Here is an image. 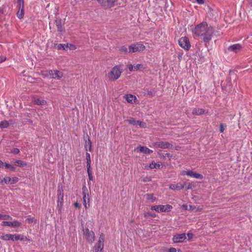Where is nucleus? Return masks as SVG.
Listing matches in <instances>:
<instances>
[{"label": "nucleus", "mask_w": 252, "mask_h": 252, "mask_svg": "<svg viewBox=\"0 0 252 252\" xmlns=\"http://www.w3.org/2000/svg\"><path fill=\"white\" fill-rule=\"evenodd\" d=\"M213 32V29L208 26L206 22L197 25L193 30V34L202 37L205 43L208 42L211 39Z\"/></svg>", "instance_id": "f257e3e1"}, {"label": "nucleus", "mask_w": 252, "mask_h": 252, "mask_svg": "<svg viewBox=\"0 0 252 252\" xmlns=\"http://www.w3.org/2000/svg\"><path fill=\"white\" fill-rule=\"evenodd\" d=\"M123 71L122 65H116L107 74V79L111 81H114L119 79Z\"/></svg>", "instance_id": "f03ea898"}, {"label": "nucleus", "mask_w": 252, "mask_h": 252, "mask_svg": "<svg viewBox=\"0 0 252 252\" xmlns=\"http://www.w3.org/2000/svg\"><path fill=\"white\" fill-rule=\"evenodd\" d=\"M172 209V206L168 204L154 205L151 207V210H155L158 213L169 212Z\"/></svg>", "instance_id": "7ed1b4c3"}, {"label": "nucleus", "mask_w": 252, "mask_h": 252, "mask_svg": "<svg viewBox=\"0 0 252 252\" xmlns=\"http://www.w3.org/2000/svg\"><path fill=\"white\" fill-rule=\"evenodd\" d=\"M181 175L182 176L187 175L189 177L198 179H202L203 178L202 175L190 170H183L181 172Z\"/></svg>", "instance_id": "20e7f679"}, {"label": "nucleus", "mask_w": 252, "mask_h": 252, "mask_svg": "<svg viewBox=\"0 0 252 252\" xmlns=\"http://www.w3.org/2000/svg\"><path fill=\"white\" fill-rule=\"evenodd\" d=\"M128 53H132L136 52L144 51L145 49V46L141 43L132 44L128 46Z\"/></svg>", "instance_id": "39448f33"}, {"label": "nucleus", "mask_w": 252, "mask_h": 252, "mask_svg": "<svg viewBox=\"0 0 252 252\" xmlns=\"http://www.w3.org/2000/svg\"><path fill=\"white\" fill-rule=\"evenodd\" d=\"M179 45L185 50H189L191 45L189 39L187 37H182L179 40Z\"/></svg>", "instance_id": "423d86ee"}, {"label": "nucleus", "mask_w": 252, "mask_h": 252, "mask_svg": "<svg viewBox=\"0 0 252 252\" xmlns=\"http://www.w3.org/2000/svg\"><path fill=\"white\" fill-rule=\"evenodd\" d=\"M83 195V204L86 209L90 207V197L88 193V189L86 186H84L82 188Z\"/></svg>", "instance_id": "0eeeda50"}, {"label": "nucleus", "mask_w": 252, "mask_h": 252, "mask_svg": "<svg viewBox=\"0 0 252 252\" xmlns=\"http://www.w3.org/2000/svg\"><path fill=\"white\" fill-rule=\"evenodd\" d=\"M85 239L89 243H92L94 241V234L93 231H90L88 228L84 229Z\"/></svg>", "instance_id": "6e6552de"}, {"label": "nucleus", "mask_w": 252, "mask_h": 252, "mask_svg": "<svg viewBox=\"0 0 252 252\" xmlns=\"http://www.w3.org/2000/svg\"><path fill=\"white\" fill-rule=\"evenodd\" d=\"M187 238L185 233L177 234L174 235L172 238L174 243H178L183 242Z\"/></svg>", "instance_id": "1a4fd4ad"}, {"label": "nucleus", "mask_w": 252, "mask_h": 252, "mask_svg": "<svg viewBox=\"0 0 252 252\" xmlns=\"http://www.w3.org/2000/svg\"><path fill=\"white\" fill-rule=\"evenodd\" d=\"M49 74L52 78L55 79H60L63 76V73L58 70H50Z\"/></svg>", "instance_id": "9d476101"}, {"label": "nucleus", "mask_w": 252, "mask_h": 252, "mask_svg": "<svg viewBox=\"0 0 252 252\" xmlns=\"http://www.w3.org/2000/svg\"><path fill=\"white\" fill-rule=\"evenodd\" d=\"M21 223L17 220H13L12 221H4L2 222V226H11L13 227H18L21 225Z\"/></svg>", "instance_id": "9b49d317"}, {"label": "nucleus", "mask_w": 252, "mask_h": 252, "mask_svg": "<svg viewBox=\"0 0 252 252\" xmlns=\"http://www.w3.org/2000/svg\"><path fill=\"white\" fill-rule=\"evenodd\" d=\"M18 178L16 177L12 178L10 177H6L3 179L2 182H4L6 184L12 185L18 182Z\"/></svg>", "instance_id": "f8f14e48"}, {"label": "nucleus", "mask_w": 252, "mask_h": 252, "mask_svg": "<svg viewBox=\"0 0 252 252\" xmlns=\"http://www.w3.org/2000/svg\"><path fill=\"white\" fill-rule=\"evenodd\" d=\"M170 144L167 142H158L154 144V147L162 149L169 148Z\"/></svg>", "instance_id": "ddd939ff"}, {"label": "nucleus", "mask_w": 252, "mask_h": 252, "mask_svg": "<svg viewBox=\"0 0 252 252\" xmlns=\"http://www.w3.org/2000/svg\"><path fill=\"white\" fill-rule=\"evenodd\" d=\"M185 183H178L176 184H171L169 186V189L172 190H180L184 188Z\"/></svg>", "instance_id": "4468645a"}, {"label": "nucleus", "mask_w": 252, "mask_h": 252, "mask_svg": "<svg viewBox=\"0 0 252 252\" xmlns=\"http://www.w3.org/2000/svg\"><path fill=\"white\" fill-rule=\"evenodd\" d=\"M242 46L240 44H235L228 47V50L237 53L241 50Z\"/></svg>", "instance_id": "2eb2a0df"}, {"label": "nucleus", "mask_w": 252, "mask_h": 252, "mask_svg": "<svg viewBox=\"0 0 252 252\" xmlns=\"http://www.w3.org/2000/svg\"><path fill=\"white\" fill-rule=\"evenodd\" d=\"M103 249V243L101 242L100 240V238H99V240L97 244L94 246L93 248V251L101 252Z\"/></svg>", "instance_id": "dca6fc26"}, {"label": "nucleus", "mask_w": 252, "mask_h": 252, "mask_svg": "<svg viewBox=\"0 0 252 252\" xmlns=\"http://www.w3.org/2000/svg\"><path fill=\"white\" fill-rule=\"evenodd\" d=\"M135 150H138L139 152L145 154H150L151 153H153L152 150L144 146H139L136 148Z\"/></svg>", "instance_id": "f3484780"}, {"label": "nucleus", "mask_w": 252, "mask_h": 252, "mask_svg": "<svg viewBox=\"0 0 252 252\" xmlns=\"http://www.w3.org/2000/svg\"><path fill=\"white\" fill-rule=\"evenodd\" d=\"M125 97L126 101H127V102L129 103L134 104L136 103L137 98L136 96L134 95L129 94L126 95Z\"/></svg>", "instance_id": "a211bd4d"}, {"label": "nucleus", "mask_w": 252, "mask_h": 252, "mask_svg": "<svg viewBox=\"0 0 252 252\" xmlns=\"http://www.w3.org/2000/svg\"><path fill=\"white\" fill-rule=\"evenodd\" d=\"M32 101L35 104L38 105H45L47 103L45 100L41 98H34Z\"/></svg>", "instance_id": "6ab92c4d"}, {"label": "nucleus", "mask_w": 252, "mask_h": 252, "mask_svg": "<svg viewBox=\"0 0 252 252\" xmlns=\"http://www.w3.org/2000/svg\"><path fill=\"white\" fill-rule=\"evenodd\" d=\"M143 67L142 64H136L135 65L129 64L128 66L130 71H135L141 69Z\"/></svg>", "instance_id": "aec40b11"}, {"label": "nucleus", "mask_w": 252, "mask_h": 252, "mask_svg": "<svg viewBox=\"0 0 252 252\" xmlns=\"http://www.w3.org/2000/svg\"><path fill=\"white\" fill-rule=\"evenodd\" d=\"M58 205L59 203L61 205H62L63 200V190L62 189H59L58 190Z\"/></svg>", "instance_id": "412c9836"}, {"label": "nucleus", "mask_w": 252, "mask_h": 252, "mask_svg": "<svg viewBox=\"0 0 252 252\" xmlns=\"http://www.w3.org/2000/svg\"><path fill=\"white\" fill-rule=\"evenodd\" d=\"M1 239L4 241H14L13 234H6L1 236Z\"/></svg>", "instance_id": "4be33fe9"}, {"label": "nucleus", "mask_w": 252, "mask_h": 252, "mask_svg": "<svg viewBox=\"0 0 252 252\" xmlns=\"http://www.w3.org/2000/svg\"><path fill=\"white\" fill-rule=\"evenodd\" d=\"M160 168V165L159 162H155V161H152L151 163L150 164L149 166V168L150 169H159Z\"/></svg>", "instance_id": "5701e85b"}, {"label": "nucleus", "mask_w": 252, "mask_h": 252, "mask_svg": "<svg viewBox=\"0 0 252 252\" xmlns=\"http://www.w3.org/2000/svg\"><path fill=\"white\" fill-rule=\"evenodd\" d=\"M14 241H25L27 240V237L20 234H13Z\"/></svg>", "instance_id": "b1692460"}, {"label": "nucleus", "mask_w": 252, "mask_h": 252, "mask_svg": "<svg viewBox=\"0 0 252 252\" xmlns=\"http://www.w3.org/2000/svg\"><path fill=\"white\" fill-rule=\"evenodd\" d=\"M24 7H19V10L17 13V16L19 19H22L24 16Z\"/></svg>", "instance_id": "393cba45"}, {"label": "nucleus", "mask_w": 252, "mask_h": 252, "mask_svg": "<svg viewBox=\"0 0 252 252\" xmlns=\"http://www.w3.org/2000/svg\"><path fill=\"white\" fill-rule=\"evenodd\" d=\"M205 110L200 108H195L192 110V114L193 115H199L204 114Z\"/></svg>", "instance_id": "a878e982"}, {"label": "nucleus", "mask_w": 252, "mask_h": 252, "mask_svg": "<svg viewBox=\"0 0 252 252\" xmlns=\"http://www.w3.org/2000/svg\"><path fill=\"white\" fill-rule=\"evenodd\" d=\"M146 199L151 201V202H154L156 201V197L153 194H146Z\"/></svg>", "instance_id": "bb28decb"}, {"label": "nucleus", "mask_w": 252, "mask_h": 252, "mask_svg": "<svg viewBox=\"0 0 252 252\" xmlns=\"http://www.w3.org/2000/svg\"><path fill=\"white\" fill-rule=\"evenodd\" d=\"M85 148L87 151H92V143L89 139H88V141L86 142Z\"/></svg>", "instance_id": "cd10ccee"}, {"label": "nucleus", "mask_w": 252, "mask_h": 252, "mask_svg": "<svg viewBox=\"0 0 252 252\" xmlns=\"http://www.w3.org/2000/svg\"><path fill=\"white\" fill-rule=\"evenodd\" d=\"M56 48L58 50H63L65 51H67V43L57 44Z\"/></svg>", "instance_id": "c85d7f7f"}, {"label": "nucleus", "mask_w": 252, "mask_h": 252, "mask_svg": "<svg viewBox=\"0 0 252 252\" xmlns=\"http://www.w3.org/2000/svg\"><path fill=\"white\" fill-rule=\"evenodd\" d=\"M9 125V123L8 121H2L0 122V128H5L8 127Z\"/></svg>", "instance_id": "c756f323"}, {"label": "nucleus", "mask_w": 252, "mask_h": 252, "mask_svg": "<svg viewBox=\"0 0 252 252\" xmlns=\"http://www.w3.org/2000/svg\"><path fill=\"white\" fill-rule=\"evenodd\" d=\"M15 165L19 167H24L27 165V164L25 162L20 160H18L15 162Z\"/></svg>", "instance_id": "7c9ffc66"}, {"label": "nucleus", "mask_w": 252, "mask_h": 252, "mask_svg": "<svg viewBox=\"0 0 252 252\" xmlns=\"http://www.w3.org/2000/svg\"><path fill=\"white\" fill-rule=\"evenodd\" d=\"M86 157L87 160V167H91V160L90 154L88 153H86Z\"/></svg>", "instance_id": "2f4dec72"}, {"label": "nucleus", "mask_w": 252, "mask_h": 252, "mask_svg": "<svg viewBox=\"0 0 252 252\" xmlns=\"http://www.w3.org/2000/svg\"><path fill=\"white\" fill-rule=\"evenodd\" d=\"M0 220H12V218L11 217H10L9 215H3L1 214H0Z\"/></svg>", "instance_id": "473e14b6"}, {"label": "nucleus", "mask_w": 252, "mask_h": 252, "mask_svg": "<svg viewBox=\"0 0 252 252\" xmlns=\"http://www.w3.org/2000/svg\"><path fill=\"white\" fill-rule=\"evenodd\" d=\"M67 50H75L76 49L75 45L71 43H67Z\"/></svg>", "instance_id": "72a5a7b5"}, {"label": "nucleus", "mask_w": 252, "mask_h": 252, "mask_svg": "<svg viewBox=\"0 0 252 252\" xmlns=\"http://www.w3.org/2000/svg\"><path fill=\"white\" fill-rule=\"evenodd\" d=\"M87 172L89 176V178L90 180H92L93 177L92 175V171L91 170V167H87Z\"/></svg>", "instance_id": "f704fd0d"}, {"label": "nucleus", "mask_w": 252, "mask_h": 252, "mask_svg": "<svg viewBox=\"0 0 252 252\" xmlns=\"http://www.w3.org/2000/svg\"><path fill=\"white\" fill-rule=\"evenodd\" d=\"M4 167L11 171H14L15 170V167L13 165L6 163H5L4 164Z\"/></svg>", "instance_id": "c9c22d12"}, {"label": "nucleus", "mask_w": 252, "mask_h": 252, "mask_svg": "<svg viewBox=\"0 0 252 252\" xmlns=\"http://www.w3.org/2000/svg\"><path fill=\"white\" fill-rule=\"evenodd\" d=\"M127 122L130 124L134 126H136V122L133 118H129L127 120H126Z\"/></svg>", "instance_id": "e433bc0d"}, {"label": "nucleus", "mask_w": 252, "mask_h": 252, "mask_svg": "<svg viewBox=\"0 0 252 252\" xmlns=\"http://www.w3.org/2000/svg\"><path fill=\"white\" fill-rule=\"evenodd\" d=\"M120 51L122 53L126 54L128 53V50L126 46H122L120 49Z\"/></svg>", "instance_id": "4c0bfd02"}, {"label": "nucleus", "mask_w": 252, "mask_h": 252, "mask_svg": "<svg viewBox=\"0 0 252 252\" xmlns=\"http://www.w3.org/2000/svg\"><path fill=\"white\" fill-rule=\"evenodd\" d=\"M27 220L30 223H35L36 222V220L34 218H29Z\"/></svg>", "instance_id": "58836bf2"}, {"label": "nucleus", "mask_w": 252, "mask_h": 252, "mask_svg": "<svg viewBox=\"0 0 252 252\" xmlns=\"http://www.w3.org/2000/svg\"><path fill=\"white\" fill-rule=\"evenodd\" d=\"M115 1V0H106V2H107L108 5L110 7H111L114 5V3Z\"/></svg>", "instance_id": "ea45409f"}, {"label": "nucleus", "mask_w": 252, "mask_h": 252, "mask_svg": "<svg viewBox=\"0 0 252 252\" xmlns=\"http://www.w3.org/2000/svg\"><path fill=\"white\" fill-rule=\"evenodd\" d=\"M19 7H24V0H17Z\"/></svg>", "instance_id": "a19ab883"}, {"label": "nucleus", "mask_w": 252, "mask_h": 252, "mask_svg": "<svg viewBox=\"0 0 252 252\" xmlns=\"http://www.w3.org/2000/svg\"><path fill=\"white\" fill-rule=\"evenodd\" d=\"M138 125L141 127H145L146 126V124L141 121H137L136 122V126Z\"/></svg>", "instance_id": "79ce46f5"}, {"label": "nucleus", "mask_w": 252, "mask_h": 252, "mask_svg": "<svg viewBox=\"0 0 252 252\" xmlns=\"http://www.w3.org/2000/svg\"><path fill=\"white\" fill-rule=\"evenodd\" d=\"M19 150L17 148H13L11 151V153L14 154H17L19 153Z\"/></svg>", "instance_id": "37998d69"}, {"label": "nucleus", "mask_w": 252, "mask_h": 252, "mask_svg": "<svg viewBox=\"0 0 252 252\" xmlns=\"http://www.w3.org/2000/svg\"><path fill=\"white\" fill-rule=\"evenodd\" d=\"M187 235L188 237V239L189 240H191V239L193 238V234L192 233H188L187 234Z\"/></svg>", "instance_id": "c03bdc74"}, {"label": "nucleus", "mask_w": 252, "mask_h": 252, "mask_svg": "<svg viewBox=\"0 0 252 252\" xmlns=\"http://www.w3.org/2000/svg\"><path fill=\"white\" fill-rule=\"evenodd\" d=\"M194 211L195 212L201 211L202 208H200L199 206H193Z\"/></svg>", "instance_id": "a18cd8bd"}, {"label": "nucleus", "mask_w": 252, "mask_h": 252, "mask_svg": "<svg viewBox=\"0 0 252 252\" xmlns=\"http://www.w3.org/2000/svg\"><path fill=\"white\" fill-rule=\"evenodd\" d=\"M145 216L146 217H149V216H150L151 217H156V214H151L150 213H147L145 214Z\"/></svg>", "instance_id": "49530a36"}, {"label": "nucleus", "mask_w": 252, "mask_h": 252, "mask_svg": "<svg viewBox=\"0 0 252 252\" xmlns=\"http://www.w3.org/2000/svg\"><path fill=\"white\" fill-rule=\"evenodd\" d=\"M182 207L183 209H184L185 210H188L189 209V206L187 205H186V204H183L182 206Z\"/></svg>", "instance_id": "de8ad7c7"}, {"label": "nucleus", "mask_w": 252, "mask_h": 252, "mask_svg": "<svg viewBox=\"0 0 252 252\" xmlns=\"http://www.w3.org/2000/svg\"><path fill=\"white\" fill-rule=\"evenodd\" d=\"M168 252H177V250L174 248H171L169 249Z\"/></svg>", "instance_id": "09e8293b"}, {"label": "nucleus", "mask_w": 252, "mask_h": 252, "mask_svg": "<svg viewBox=\"0 0 252 252\" xmlns=\"http://www.w3.org/2000/svg\"><path fill=\"white\" fill-rule=\"evenodd\" d=\"M225 126H224L223 125H220V131L221 132H222L224 130Z\"/></svg>", "instance_id": "8fccbe9b"}, {"label": "nucleus", "mask_w": 252, "mask_h": 252, "mask_svg": "<svg viewBox=\"0 0 252 252\" xmlns=\"http://www.w3.org/2000/svg\"><path fill=\"white\" fill-rule=\"evenodd\" d=\"M6 60V58L4 57L0 56V63L4 62Z\"/></svg>", "instance_id": "3c124183"}, {"label": "nucleus", "mask_w": 252, "mask_h": 252, "mask_svg": "<svg viewBox=\"0 0 252 252\" xmlns=\"http://www.w3.org/2000/svg\"><path fill=\"white\" fill-rule=\"evenodd\" d=\"M58 31L61 32H63V27L62 26H60V27H58Z\"/></svg>", "instance_id": "603ef678"}, {"label": "nucleus", "mask_w": 252, "mask_h": 252, "mask_svg": "<svg viewBox=\"0 0 252 252\" xmlns=\"http://www.w3.org/2000/svg\"><path fill=\"white\" fill-rule=\"evenodd\" d=\"M5 163H3L2 161L0 160V167L3 168L4 167Z\"/></svg>", "instance_id": "864d4df0"}, {"label": "nucleus", "mask_w": 252, "mask_h": 252, "mask_svg": "<svg viewBox=\"0 0 252 252\" xmlns=\"http://www.w3.org/2000/svg\"><path fill=\"white\" fill-rule=\"evenodd\" d=\"M198 3L203 4L204 2V0H196Z\"/></svg>", "instance_id": "5fc2aeb1"}, {"label": "nucleus", "mask_w": 252, "mask_h": 252, "mask_svg": "<svg viewBox=\"0 0 252 252\" xmlns=\"http://www.w3.org/2000/svg\"><path fill=\"white\" fill-rule=\"evenodd\" d=\"M74 206L77 208H80V205L77 202L74 203Z\"/></svg>", "instance_id": "6e6d98bb"}, {"label": "nucleus", "mask_w": 252, "mask_h": 252, "mask_svg": "<svg viewBox=\"0 0 252 252\" xmlns=\"http://www.w3.org/2000/svg\"><path fill=\"white\" fill-rule=\"evenodd\" d=\"M189 210H191L194 211L193 206L189 205Z\"/></svg>", "instance_id": "4d7b16f0"}, {"label": "nucleus", "mask_w": 252, "mask_h": 252, "mask_svg": "<svg viewBox=\"0 0 252 252\" xmlns=\"http://www.w3.org/2000/svg\"><path fill=\"white\" fill-rule=\"evenodd\" d=\"M106 0H97L99 3H103L106 2Z\"/></svg>", "instance_id": "13d9d810"}, {"label": "nucleus", "mask_w": 252, "mask_h": 252, "mask_svg": "<svg viewBox=\"0 0 252 252\" xmlns=\"http://www.w3.org/2000/svg\"><path fill=\"white\" fill-rule=\"evenodd\" d=\"M93 252H95V251H93Z\"/></svg>", "instance_id": "bf43d9fd"}]
</instances>
